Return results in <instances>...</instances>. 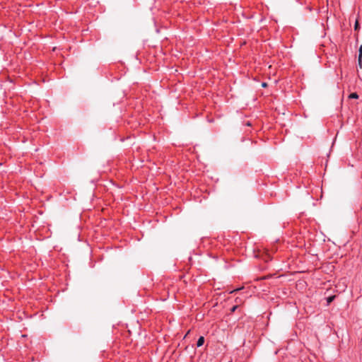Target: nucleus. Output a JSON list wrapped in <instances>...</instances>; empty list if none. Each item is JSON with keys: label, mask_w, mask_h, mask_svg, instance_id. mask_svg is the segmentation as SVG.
<instances>
[{"label": "nucleus", "mask_w": 362, "mask_h": 362, "mask_svg": "<svg viewBox=\"0 0 362 362\" xmlns=\"http://www.w3.org/2000/svg\"><path fill=\"white\" fill-rule=\"evenodd\" d=\"M204 337L202 336L199 337V338L198 339L197 342V347L202 346L204 344Z\"/></svg>", "instance_id": "1"}, {"label": "nucleus", "mask_w": 362, "mask_h": 362, "mask_svg": "<svg viewBox=\"0 0 362 362\" xmlns=\"http://www.w3.org/2000/svg\"><path fill=\"white\" fill-rule=\"evenodd\" d=\"M349 98H350L357 99L358 98V94L356 93H352L350 94Z\"/></svg>", "instance_id": "2"}, {"label": "nucleus", "mask_w": 362, "mask_h": 362, "mask_svg": "<svg viewBox=\"0 0 362 362\" xmlns=\"http://www.w3.org/2000/svg\"><path fill=\"white\" fill-rule=\"evenodd\" d=\"M335 296H329L327 298V303H330L331 302L333 301V300L334 299Z\"/></svg>", "instance_id": "3"}, {"label": "nucleus", "mask_w": 362, "mask_h": 362, "mask_svg": "<svg viewBox=\"0 0 362 362\" xmlns=\"http://www.w3.org/2000/svg\"><path fill=\"white\" fill-rule=\"evenodd\" d=\"M358 67L362 69V59L361 58L358 59Z\"/></svg>", "instance_id": "4"}, {"label": "nucleus", "mask_w": 362, "mask_h": 362, "mask_svg": "<svg viewBox=\"0 0 362 362\" xmlns=\"http://www.w3.org/2000/svg\"><path fill=\"white\" fill-rule=\"evenodd\" d=\"M358 58L362 59V45L360 46L358 49Z\"/></svg>", "instance_id": "5"}, {"label": "nucleus", "mask_w": 362, "mask_h": 362, "mask_svg": "<svg viewBox=\"0 0 362 362\" xmlns=\"http://www.w3.org/2000/svg\"><path fill=\"white\" fill-rule=\"evenodd\" d=\"M237 307H238L237 305L233 306V307L231 308V311H232V312H234V311L235 310V309L237 308Z\"/></svg>", "instance_id": "6"}, {"label": "nucleus", "mask_w": 362, "mask_h": 362, "mask_svg": "<svg viewBox=\"0 0 362 362\" xmlns=\"http://www.w3.org/2000/svg\"><path fill=\"white\" fill-rule=\"evenodd\" d=\"M358 26V23L356 21V23H355V29H357Z\"/></svg>", "instance_id": "7"}, {"label": "nucleus", "mask_w": 362, "mask_h": 362, "mask_svg": "<svg viewBox=\"0 0 362 362\" xmlns=\"http://www.w3.org/2000/svg\"><path fill=\"white\" fill-rule=\"evenodd\" d=\"M267 86V83H264H264H262V87H266Z\"/></svg>", "instance_id": "8"}]
</instances>
